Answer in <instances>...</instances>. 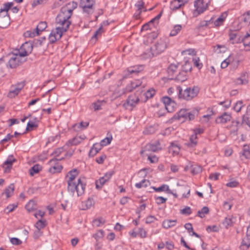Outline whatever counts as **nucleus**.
<instances>
[{
    "label": "nucleus",
    "instance_id": "1",
    "mask_svg": "<svg viewBox=\"0 0 250 250\" xmlns=\"http://www.w3.org/2000/svg\"><path fill=\"white\" fill-rule=\"evenodd\" d=\"M77 3L74 1L70 2L62 6L56 18V23L58 25H63L64 30L68 28L71 23L69 20L73 12L77 7Z\"/></svg>",
    "mask_w": 250,
    "mask_h": 250
},
{
    "label": "nucleus",
    "instance_id": "2",
    "mask_svg": "<svg viewBox=\"0 0 250 250\" xmlns=\"http://www.w3.org/2000/svg\"><path fill=\"white\" fill-rule=\"evenodd\" d=\"M176 89L179 94V98L187 101L191 100L196 97L200 91V88L197 86L188 87L184 91L180 86H177Z\"/></svg>",
    "mask_w": 250,
    "mask_h": 250
},
{
    "label": "nucleus",
    "instance_id": "3",
    "mask_svg": "<svg viewBox=\"0 0 250 250\" xmlns=\"http://www.w3.org/2000/svg\"><path fill=\"white\" fill-rule=\"evenodd\" d=\"M85 186L86 184L81 178H79L77 182L67 184V191L72 196H74L76 192L77 196H80L84 193Z\"/></svg>",
    "mask_w": 250,
    "mask_h": 250
},
{
    "label": "nucleus",
    "instance_id": "4",
    "mask_svg": "<svg viewBox=\"0 0 250 250\" xmlns=\"http://www.w3.org/2000/svg\"><path fill=\"white\" fill-rule=\"evenodd\" d=\"M6 58H8V61L6 64L7 67L11 69L16 68L25 61L21 59V56L19 53L9 54L6 57L1 58L0 60L5 61Z\"/></svg>",
    "mask_w": 250,
    "mask_h": 250
},
{
    "label": "nucleus",
    "instance_id": "5",
    "mask_svg": "<svg viewBox=\"0 0 250 250\" xmlns=\"http://www.w3.org/2000/svg\"><path fill=\"white\" fill-rule=\"evenodd\" d=\"M167 47L165 39H160L150 48L151 57L160 54L164 52Z\"/></svg>",
    "mask_w": 250,
    "mask_h": 250
},
{
    "label": "nucleus",
    "instance_id": "6",
    "mask_svg": "<svg viewBox=\"0 0 250 250\" xmlns=\"http://www.w3.org/2000/svg\"><path fill=\"white\" fill-rule=\"evenodd\" d=\"M95 2V0H80L79 5L83 13L90 14L93 12Z\"/></svg>",
    "mask_w": 250,
    "mask_h": 250
},
{
    "label": "nucleus",
    "instance_id": "7",
    "mask_svg": "<svg viewBox=\"0 0 250 250\" xmlns=\"http://www.w3.org/2000/svg\"><path fill=\"white\" fill-rule=\"evenodd\" d=\"M194 5L196 10L194 12L193 15L196 17L206 10L208 7V3L205 0H195Z\"/></svg>",
    "mask_w": 250,
    "mask_h": 250
},
{
    "label": "nucleus",
    "instance_id": "8",
    "mask_svg": "<svg viewBox=\"0 0 250 250\" xmlns=\"http://www.w3.org/2000/svg\"><path fill=\"white\" fill-rule=\"evenodd\" d=\"M33 47V43L31 42H25L21 46L19 50L18 53L21 57L26 56L32 52Z\"/></svg>",
    "mask_w": 250,
    "mask_h": 250
},
{
    "label": "nucleus",
    "instance_id": "9",
    "mask_svg": "<svg viewBox=\"0 0 250 250\" xmlns=\"http://www.w3.org/2000/svg\"><path fill=\"white\" fill-rule=\"evenodd\" d=\"M162 149L159 140H156L153 143L147 144L146 145L144 150H142L141 153L143 154L145 151L157 152Z\"/></svg>",
    "mask_w": 250,
    "mask_h": 250
},
{
    "label": "nucleus",
    "instance_id": "10",
    "mask_svg": "<svg viewBox=\"0 0 250 250\" xmlns=\"http://www.w3.org/2000/svg\"><path fill=\"white\" fill-rule=\"evenodd\" d=\"M139 101L140 100L138 96L135 94H132L128 96L124 105L126 108H127L128 106L133 107L138 104Z\"/></svg>",
    "mask_w": 250,
    "mask_h": 250
},
{
    "label": "nucleus",
    "instance_id": "11",
    "mask_svg": "<svg viewBox=\"0 0 250 250\" xmlns=\"http://www.w3.org/2000/svg\"><path fill=\"white\" fill-rule=\"evenodd\" d=\"M185 170H190L193 175H196L201 172L202 169L200 166L194 163H189V164L185 167Z\"/></svg>",
    "mask_w": 250,
    "mask_h": 250
},
{
    "label": "nucleus",
    "instance_id": "12",
    "mask_svg": "<svg viewBox=\"0 0 250 250\" xmlns=\"http://www.w3.org/2000/svg\"><path fill=\"white\" fill-rule=\"evenodd\" d=\"M145 84L143 83V81L140 80H136L133 82H131L130 83L128 84L125 88L126 91L128 92H132L134 89L139 86H142L145 87Z\"/></svg>",
    "mask_w": 250,
    "mask_h": 250
},
{
    "label": "nucleus",
    "instance_id": "13",
    "mask_svg": "<svg viewBox=\"0 0 250 250\" xmlns=\"http://www.w3.org/2000/svg\"><path fill=\"white\" fill-rule=\"evenodd\" d=\"M231 119V115L230 113L224 112L223 114L218 116L216 119L215 122L217 124H224L230 121Z\"/></svg>",
    "mask_w": 250,
    "mask_h": 250
},
{
    "label": "nucleus",
    "instance_id": "14",
    "mask_svg": "<svg viewBox=\"0 0 250 250\" xmlns=\"http://www.w3.org/2000/svg\"><path fill=\"white\" fill-rule=\"evenodd\" d=\"M229 39L232 44L241 42V37L237 31H230L229 33Z\"/></svg>",
    "mask_w": 250,
    "mask_h": 250
},
{
    "label": "nucleus",
    "instance_id": "15",
    "mask_svg": "<svg viewBox=\"0 0 250 250\" xmlns=\"http://www.w3.org/2000/svg\"><path fill=\"white\" fill-rule=\"evenodd\" d=\"M10 17L7 14H0V28H5L9 25Z\"/></svg>",
    "mask_w": 250,
    "mask_h": 250
},
{
    "label": "nucleus",
    "instance_id": "16",
    "mask_svg": "<svg viewBox=\"0 0 250 250\" xmlns=\"http://www.w3.org/2000/svg\"><path fill=\"white\" fill-rule=\"evenodd\" d=\"M188 110L186 109H181L178 113L175 114L171 120H180L181 119L183 118L184 120L182 121V122H184L185 120L188 119Z\"/></svg>",
    "mask_w": 250,
    "mask_h": 250
},
{
    "label": "nucleus",
    "instance_id": "17",
    "mask_svg": "<svg viewBox=\"0 0 250 250\" xmlns=\"http://www.w3.org/2000/svg\"><path fill=\"white\" fill-rule=\"evenodd\" d=\"M143 69L144 66L143 65H135L129 67L127 69V74H126V76L124 77V78H126L129 74H137L138 73L142 71Z\"/></svg>",
    "mask_w": 250,
    "mask_h": 250
},
{
    "label": "nucleus",
    "instance_id": "18",
    "mask_svg": "<svg viewBox=\"0 0 250 250\" xmlns=\"http://www.w3.org/2000/svg\"><path fill=\"white\" fill-rule=\"evenodd\" d=\"M64 27L63 25H59L58 27H57L54 30H53L51 31L52 34H53L57 38L60 39L62 35L63 32H66L68 28H66L65 30H64L65 28H62Z\"/></svg>",
    "mask_w": 250,
    "mask_h": 250
},
{
    "label": "nucleus",
    "instance_id": "19",
    "mask_svg": "<svg viewBox=\"0 0 250 250\" xmlns=\"http://www.w3.org/2000/svg\"><path fill=\"white\" fill-rule=\"evenodd\" d=\"M79 172L76 169L70 170L66 175L68 178L67 184L77 182L76 180V177L78 175Z\"/></svg>",
    "mask_w": 250,
    "mask_h": 250
},
{
    "label": "nucleus",
    "instance_id": "20",
    "mask_svg": "<svg viewBox=\"0 0 250 250\" xmlns=\"http://www.w3.org/2000/svg\"><path fill=\"white\" fill-rule=\"evenodd\" d=\"M85 136L84 138H81V136H76L73 139L69 140L65 143V146H76L81 143L82 141L85 139Z\"/></svg>",
    "mask_w": 250,
    "mask_h": 250
},
{
    "label": "nucleus",
    "instance_id": "21",
    "mask_svg": "<svg viewBox=\"0 0 250 250\" xmlns=\"http://www.w3.org/2000/svg\"><path fill=\"white\" fill-rule=\"evenodd\" d=\"M89 122H81L79 123L74 124L72 128L74 131L79 132L86 129L89 125Z\"/></svg>",
    "mask_w": 250,
    "mask_h": 250
},
{
    "label": "nucleus",
    "instance_id": "22",
    "mask_svg": "<svg viewBox=\"0 0 250 250\" xmlns=\"http://www.w3.org/2000/svg\"><path fill=\"white\" fill-rule=\"evenodd\" d=\"M103 146L101 144L96 143L94 144L92 147L91 148L89 152V155L90 157H93L96 155L100 150H101Z\"/></svg>",
    "mask_w": 250,
    "mask_h": 250
},
{
    "label": "nucleus",
    "instance_id": "23",
    "mask_svg": "<svg viewBox=\"0 0 250 250\" xmlns=\"http://www.w3.org/2000/svg\"><path fill=\"white\" fill-rule=\"evenodd\" d=\"M16 161V159L12 155L9 156L7 160L4 162L3 167L5 168V171L9 170L12 167L13 162Z\"/></svg>",
    "mask_w": 250,
    "mask_h": 250
},
{
    "label": "nucleus",
    "instance_id": "24",
    "mask_svg": "<svg viewBox=\"0 0 250 250\" xmlns=\"http://www.w3.org/2000/svg\"><path fill=\"white\" fill-rule=\"evenodd\" d=\"M47 27V23L45 21H41L37 26L35 30L36 31L37 36H38L40 33L44 31Z\"/></svg>",
    "mask_w": 250,
    "mask_h": 250
},
{
    "label": "nucleus",
    "instance_id": "25",
    "mask_svg": "<svg viewBox=\"0 0 250 250\" xmlns=\"http://www.w3.org/2000/svg\"><path fill=\"white\" fill-rule=\"evenodd\" d=\"M177 220H165L163 222V227L166 229H169L175 226Z\"/></svg>",
    "mask_w": 250,
    "mask_h": 250
},
{
    "label": "nucleus",
    "instance_id": "26",
    "mask_svg": "<svg viewBox=\"0 0 250 250\" xmlns=\"http://www.w3.org/2000/svg\"><path fill=\"white\" fill-rule=\"evenodd\" d=\"M171 79H173L174 78H171ZM187 79V74L185 73L184 71L181 70V71L179 72V74H177L176 77L174 78V79L179 82H184Z\"/></svg>",
    "mask_w": 250,
    "mask_h": 250
},
{
    "label": "nucleus",
    "instance_id": "27",
    "mask_svg": "<svg viewBox=\"0 0 250 250\" xmlns=\"http://www.w3.org/2000/svg\"><path fill=\"white\" fill-rule=\"evenodd\" d=\"M180 150V147L178 145L175 143L172 142L170 143V146L169 147V152H172L173 154H178Z\"/></svg>",
    "mask_w": 250,
    "mask_h": 250
},
{
    "label": "nucleus",
    "instance_id": "28",
    "mask_svg": "<svg viewBox=\"0 0 250 250\" xmlns=\"http://www.w3.org/2000/svg\"><path fill=\"white\" fill-rule=\"evenodd\" d=\"M152 188L156 192H161L165 191L167 193H171V189H169L168 186L167 185L163 184L158 188L153 187Z\"/></svg>",
    "mask_w": 250,
    "mask_h": 250
},
{
    "label": "nucleus",
    "instance_id": "29",
    "mask_svg": "<svg viewBox=\"0 0 250 250\" xmlns=\"http://www.w3.org/2000/svg\"><path fill=\"white\" fill-rule=\"evenodd\" d=\"M250 247V240H248L247 237L244 238L241 242L240 246L241 250H247Z\"/></svg>",
    "mask_w": 250,
    "mask_h": 250
},
{
    "label": "nucleus",
    "instance_id": "30",
    "mask_svg": "<svg viewBox=\"0 0 250 250\" xmlns=\"http://www.w3.org/2000/svg\"><path fill=\"white\" fill-rule=\"evenodd\" d=\"M20 92V91L17 88H16L14 85H12L11 87V89L8 94L7 96L11 98H14L17 96Z\"/></svg>",
    "mask_w": 250,
    "mask_h": 250
},
{
    "label": "nucleus",
    "instance_id": "31",
    "mask_svg": "<svg viewBox=\"0 0 250 250\" xmlns=\"http://www.w3.org/2000/svg\"><path fill=\"white\" fill-rule=\"evenodd\" d=\"M182 26L181 24H176L174 25L173 28L171 30L169 36L173 37L176 36L182 30Z\"/></svg>",
    "mask_w": 250,
    "mask_h": 250
},
{
    "label": "nucleus",
    "instance_id": "32",
    "mask_svg": "<svg viewBox=\"0 0 250 250\" xmlns=\"http://www.w3.org/2000/svg\"><path fill=\"white\" fill-rule=\"evenodd\" d=\"M214 52L220 54L225 53L226 51V47L224 45L217 44L213 47Z\"/></svg>",
    "mask_w": 250,
    "mask_h": 250
},
{
    "label": "nucleus",
    "instance_id": "33",
    "mask_svg": "<svg viewBox=\"0 0 250 250\" xmlns=\"http://www.w3.org/2000/svg\"><path fill=\"white\" fill-rule=\"evenodd\" d=\"M15 187L13 184H11L5 190V194L7 198L12 196Z\"/></svg>",
    "mask_w": 250,
    "mask_h": 250
},
{
    "label": "nucleus",
    "instance_id": "34",
    "mask_svg": "<svg viewBox=\"0 0 250 250\" xmlns=\"http://www.w3.org/2000/svg\"><path fill=\"white\" fill-rule=\"evenodd\" d=\"M41 169L42 167L40 165H35L30 169V174L31 176H33L34 174L38 173Z\"/></svg>",
    "mask_w": 250,
    "mask_h": 250
},
{
    "label": "nucleus",
    "instance_id": "35",
    "mask_svg": "<svg viewBox=\"0 0 250 250\" xmlns=\"http://www.w3.org/2000/svg\"><path fill=\"white\" fill-rule=\"evenodd\" d=\"M150 183L149 181L146 179H144L142 180L141 182L135 184V187L137 188H141L143 187H147L148 185H149Z\"/></svg>",
    "mask_w": 250,
    "mask_h": 250
},
{
    "label": "nucleus",
    "instance_id": "36",
    "mask_svg": "<svg viewBox=\"0 0 250 250\" xmlns=\"http://www.w3.org/2000/svg\"><path fill=\"white\" fill-rule=\"evenodd\" d=\"M233 219L234 218L230 217H226L225 219L223 222V225L226 228H228V227L232 226L234 223L233 221Z\"/></svg>",
    "mask_w": 250,
    "mask_h": 250
},
{
    "label": "nucleus",
    "instance_id": "37",
    "mask_svg": "<svg viewBox=\"0 0 250 250\" xmlns=\"http://www.w3.org/2000/svg\"><path fill=\"white\" fill-rule=\"evenodd\" d=\"M36 204L35 202L33 200H30L28 203L25 205V208L28 212H31L34 209H36Z\"/></svg>",
    "mask_w": 250,
    "mask_h": 250
},
{
    "label": "nucleus",
    "instance_id": "38",
    "mask_svg": "<svg viewBox=\"0 0 250 250\" xmlns=\"http://www.w3.org/2000/svg\"><path fill=\"white\" fill-rule=\"evenodd\" d=\"M105 223V219L102 217H100L94 220L92 222V225L93 226L98 227L101 226L102 225L104 224Z\"/></svg>",
    "mask_w": 250,
    "mask_h": 250
},
{
    "label": "nucleus",
    "instance_id": "39",
    "mask_svg": "<svg viewBox=\"0 0 250 250\" xmlns=\"http://www.w3.org/2000/svg\"><path fill=\"white\" fill-rule=\"evenodd\" d=\"M145 2L142 0H138L135 4V6L137 8L138 15L140 16L141 14L142 9L144 8Z\"/></svg>",
    "mask_w": 250,
    "mask_h": 250
},
{
    "label": "nucleus",
    "instance_id": "40",
    "mask_svg": "<svg viewBox=\"0 0 250 250\" xmlns=\"http://www.w3.org/2000/svg\"><path fill=\"white\" fill-rule=\"evenodd\" d=\"M209 212V208L208 207H204L201 210L198 211V215L201 218L205 217V215Z\"/></svg>",
    "mask_w": 250,
    "mask_h": 250
},
{
    "label": "nucleus",
    "instance_id": "41",
    "mask_svg": "<svg viewBox=\"0 0 250 250\" xmlns=\"http://www.w3.org/2000/svg\"><path fill=\"white\" fill-rule=\"evenodd\" d=\"M192 69L191 64L188 61H186L183 65L182 70L187 74V72H190Z\"/></svg>",
    "mask_w": 250,
    "mask_h": 250
},
{
    "label": "nucleus",
    "instance_id": "42",
    "mask_svg": "<svg viewBox=\"0 0 250 250\" xmlns=\"http://www.w3.org/2000/svg\"><path fill=\"white\" fill-rule=\"evenodd\" d=\"M178 68V65L175 64H171L167 68V72L169 75H173Z\"/></svg>",
    "mask_w": 250,
    "mask_h": 250
},
{
    "label": "nucleus",
    "instance_id": "43",
    "mask_svg": "<svg viewBox=\"0 0 250 250\" xmlns=\"http://www.w3.org/2000/svg\"><path fill=\"white\" fill-rule=\"evenodd\" d=\"M13 5L12 2H7L4 4L3 8L0 10V14H7L8 10Z\"/></svg>",
    "mask_w": 250,
    "mask_h": 250
},
{
    "label": "nucleus",
    "instance_id": "44",
    "mask_svg": "<svg viewBox=\"0 0 250 250\" xmlns=\"http://www.w3.org/2000/svg\"><path fill=\"white\" fill-rule=\"evenodd\" d=\"M244 106L243 102L242 101H238L237 102L234 106H233V109L237 112H239L242 107Z\"/></svg>",
    "mask_w": 250,
    "mask_h": 250
},
{
    "label": "nucleus",
    "instance_id": "45",
    "mask_svg": "<svg viewBox=\"0 0 250 250\" xmlns=\"http://www.w3.org/2000/svg\"><path fill=\"white\" fill-rule=\"evenodd\" d=\"M38 126V125L36 122L29 121L27 124L26 130L27 131L32 130L34 128L37 127Z\"/></svg>",
    "mask_w": 250,
    "mask_h": 250
},
{
    "label": "nucleus",
    "instance_id": "46",
    "mask_svg": "<svg viewBox=\"0 0 250 250\" xmlns=\"http://www.w3.org/2000/svg\"><path fill=\"white\" fill-rule=\"evenodd\" d=\"M241 154L246 159H250V151L249 150V146L247 145H245L244 146L243 151Z\"/></svg>",
    "mask_w": 250,
    "mask_h": 250
},
{
    "label": "nucleus",
    "instance_id": "47",
    "mask_svg": "<svg viewBox=\"0 0 250 250\" xmlns=\"http://www.w3.org/2000/svg\"><path fill=\"white\" fill-rule=\"evenodd\" d=\"M106 182V181L103 177H101L98 180L96 181L95 184L96 188H101Z\"/></svg>",
    "mask_w": 250,
    "mask_h": 250
},
{
    "label": "nucleus",
    "instance_id": "48",
    "mask_svg": "<svg viewBox=\"0 0 250 250\" xmlns=\"http://www.w3.org/2000/svg\"><path fill=\"white\" fill-rule=\"evenodd\" d=\"M62 166L57 164V165H56L55 166L50 167L49 169V171L51 173H55L60 172L62 170Z\"/></svg>",
    "mask_w": 250,
    "mask_h": 250
},
{
    "label": "nucleus",
    "instance_id": "49",
    "mask_svg": "<svg viewBox=\"0 0 250 250\" xmlns=\"http://www.w3.org/2000/svg\"><path fill=\"white\" fill-rule=\"evenodd\" d=\"M176 107V103L174 101H172V102H171L170 103H169L168 104H167V105L165 107L168 112H172L173 111H174Z\"/></svg>",
    "mask_w": 250,
    "mask_h": 250
},
{
    "label": "nucleus",
    "instance_id": "50",
    "mask_svg": "<svg viewBox=\"0 0 250 250\" xmlns=\"http://www.w3.org/2000/svg\"><path fill=\"white\" fill-rule=\"evenodd\" d=\"M199 111L197 109H193L191 112H188V119L189 121L192 120L194 119L195 115H197Z\"/></svg>",
    "mask_w": 250,
    "mask_h": 250
},
{
    "label": "nucleus",
    "instance_id": "51",
    "mask_svg": "<svg viewBox=\"0 0 250 250\" xmlns=\"http://www.w3.org/2000/svg\"><path fill=\"white\" fill-rule=\"evenodd\" d=\"M176 1L173 0L170 3V8L172 11H175L183 5L182 3H176Z\"/></svg>",
    "mask_w": 250,
    "mask_h": 250
},
{
    "label": "nucleus",
    "instance_id": "52",
    "mask_svg": "<svg viewBox=\"0 0 250 250\" xmlns=\"http://www.w3.org/2000/svg\"><path fill=\"white\" fill-rule=\"evenodd\" d=\"M112 139V136L111 134H110L109 136L106 137V138H105L104 139L102 140L101 141L100 144L103 146H105L111 143Z\"/></svg>",
    "mask_w": 250,
    "mask_h": 250
},
{
    "label": "nucleus",
    "instance_id": "53",
    "mask_svg": "<svg viewBox=\"0 0 250 250\" xmlns=\"http://www.w3.org/2000/svg\"><path fill=\"white\" fill-rule=\"evenodd\" d=\"M84 207H83V210H86L89 208L93 205V201L90 198H88L84 203H83Z\"/></svg>",
    "mask_w": 250,
    "mask_h": 250
},
{
    "label": "nucleus",
    "instance_id": "54",
    "mask_svg": "<svg viewBox=\"0 0 250 250\" xmlns=\"http://www.w3.org/2000/svg\"><path fill=\"white\" fill-rule=\"evenodd\" d=\"M105 102L104 100L103 101H100L98 100L96 102L92 104V105L93 106V108L95 111L99 110L101 109V105H102V104L103 103H105Z\"/></svg>",
    "mask_w": 250,
    "mask_h": 250
},
{
    "label": "nucleus",
    "instance_id": "55",
    "mask_svg": "<svg viewBox=\"0 0 250 250\" xmlns=\"http://www.w3.org/2000/svg\"><path fill=\"white\" fill-rule=\"evenodd\" d=\"M155 129L154 127L150 126L145 128V129L143 131V133L145 135L152 134L155 132Z\"/></svg>",
    "mask_w": 250,
    "mask_h": 250
},
{
    "label": "nucleus",
    "instance_id": "56",
    "mask_svg": "<svg viewBox=\"0 0 250 250\" xmlns=\"http://www.w3.org/2000/svg\"><path fill=\"white\" fill-rule=\"evenodd\" d=\"M212 22L213 21H211V19L208 21H202L200 22V24L197 27V28L199 29L200 28L207 27L208 26L210 23H212Z\"/></svg>",
    "mask_w": 250,
    "mask_h": 250
},
{
    "label": "nucleus",
    "instance_id": "57",
    "mask_svg": "<svg viewBox=\"0 0 250 250\" xmlns=\"http://www.w3.org/2000/svg\"><path fill=\"white\" fill-rule=\"evenodd\" d=\"M104 32V29L103 28V26L101 25L99 28L98 30H97L94 35H93L92 38L93 39H97V38L101 36V34Z\"/></svg>",
    "mask_w": 250,
    "mask_h": 250
},
{
    "label": "nucleus",
    "instance_id": "58",
    "mask_svg": "<svg viewBox=\"0 0 250 250\" xmlns=\"http://www.w3.org/2000/svg\"><path fill=\"white\" fill-rule=\"evenodd\" d=\"M242 21L247 23H250V11H248L243 15Z\"/></svg>",
    "mask_w": 250,
    "mask_h": 250
},
{
    "label": "nucleus",
    "instance_id": "59",
    "mask_svg": "<svg viewBox=\"0 0 250 250\" xmlns=\"http://www.w3.org/2000/svg\"><path fill=\"white\" fill-rule=\"evenodd\" d=\"M155 94V90L153 88H150L147 90L146 92L145 95L147 99L151 98Z\"/></svg>",
    "mask_w": 250,
    "mask_h": 250
},
{
    "label": "nucleus",
    "instance_id": "60",
    "mask_svg": "<svg viewBox=\"0 0 250 250\" xmlns=\"http://www.w3.org/2000/svg\"><path fill=\"white\" fill-rule=\"evenodd\" d=\"M17 208V205L14 204H10L7 207L4 209V212L6 214H8L11 212L13 211L16 208Z\"/></svg>",
    "mask_w": 250,
    "mask_h": 250
},
{
    "label": "nucleus",
    "instance_id": "61",
    "mask_svg": "<svg viewBox=\"0 0 250 250\" xmlns=\"http://www.w3.org/2000/svg\"><path fill=\"white\" fill-rule=\"evenodd\" d=\"M180 213L182 214L189 215L192 213V210L189 207H186L180 210Z\"/></svg>",
    "mask_w": 250,
    "mask_h": 250
},
{
    "label": "nucleus",
    "instance_id": "62",
    "mask_svg": "<svg viewBox=\"0 0 250 250\" xmlns=\"http://www.w3.org/2000/svg\"><path fill=\"white\" fill-rule=\"evenodd\" d=\"M154 198L156 200V204L158 205L164 204L167 200V198H164L162 196H155Z\"/></svg>",
    "mask_w": 250,
    "mask_h": 250
},
{
    "label": "nucleus",
    "instance_id": "63",
    "mask_svg": "<svg viewBox=\"0 0 250 250\" xmlns=\"http://www.w3.org/2000/svg\"><path fill=\"white\" fill-rule=\"evenodd\" d=\"M194 65L198 69H201L203 66V64L200 62V59L199 57H196L192 60Z\"/></svg>",
    "mask_w": 250,
    "mask_h": 250
},
{
    "label": "nucleus",
    "instance_id": "64",
    "mask_svg": "<svg viewBox=\"0 0 250 250\" xmlns=\"http://www.w3.org/2000/svg\"><path fill=\"white\" fill-rule=\"evenodd\" d=\"M242 124H245L250 127V120L247 113L243 115Z\"/></svg>",
    "mask_w": 250,
    "mask_h": 250
}]
</instances>
